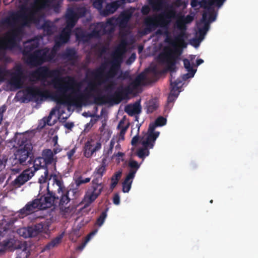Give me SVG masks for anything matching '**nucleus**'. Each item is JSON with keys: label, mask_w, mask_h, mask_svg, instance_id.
Listing matches in <instances>:
<instances>
[{"label": "nucleus", "mask_w": 258, "mask_h": 258, "mask_svg": "<svg viewBox=\"0 0 258 258\" xmlns=\"http://www.w3.org/2000/svg\"><path fill=\"white\" fill-rule=\"evenodd\" d=\"M107 63L104 62L101 64L99 67L91 71L90 75L96 80H101L103 77L104 72L106 68Z\"/></svg>", "instance_id": "obj_31"}, {"label": "nucleus", "mask_w": 258, "mask_h": 258, "mask_svg": "<svg viewBox=\"0 0 258 258\" xmlns=\"http://www.w3.org/2000/svg\"><path fill=\"white\" fill-rule=\"evenodd\" d=\"M54 50L49 51L46 47L35 50L27 57V63L30 66L36 67L40 66L46 62L51 61L55 57Z\"/></svg>", "instance_id": "obj_4"}, {"label": "nucleus", "mask_w": 258, "mask_h": 258, "mask_svg": "<svg viewBox=\"0 0 258 258\" xmlns=\"http://www.w3.org/2000/svg\"><path fill=\"white\" fill-rule=\"evenodd\" d=\"M200 6L201 8H203L205 9H207V11H208V9L210 8H212L211 7L213 5L212 4L211 0H202L200 1Z\"/></svg>", "instance_id": "obj_57"}, {"label": "nucleus", "mask_w": 258, "mask_h": 258, "mask_svg": "<svg viewBox=\"0 0 258 258\" xmlns=\"http://www.w3.org/2000/svg\"><path fill=\"white\" fill-rule=\"evenodd\" d=\"M33 167L34 169H32V171H34V173L36 171L40 168H43L46 170V169H47V165L44 161L42 157H38L34 160Z\"/></svg>", "instance_id": "obj_39"}, {"label": "nucleus", "mask_w": 258, "mask_h": 258, "mask_svg": "<svg viewBox=\"0 0 258 258\" xmlns=\"http://www.w3.org/2000/svg\"><path fill=\"white\" fill-rule=\"evenodd\" d=\"M72 32L71 26H67L62 29L59 35L55 36L54 38V45L52 50H54L55 54L57 50L63 44L67 43L70 39Z\"/></svg>", "instance_id": "obj_12"}, {"label": "nucleus", "mask_w": 258, "mask_h": 258, "mask_svg": "<svg viewBox=\"0 0 258 258\" xmlns=\"http://www.w3.org/2000/svg\"><path fill=\"white\" fill-rule=\"evenodd\" d=\"M134 172L128 173L122 182V191L123 192H128L132 186L134 177Z\"/></svg>", "instance_id": "obj_33"}, {"label": "nucleus", "mask_w": 258, "mask_h": 258, "mask_svg": "<svg viewBox=\"0 0 258 258\" xmlns=\"http://www.w3.org/2000/svg\"><path fill=\"white\" fill-rule=\"evenodd\" d=\"M90 180V177L83 178L82 176H79L75 180V182L76 185V186L79 187L82 184L89 182Z\"/></svg>", "instance_id": "obj_53"}, {"label": "nucleus", "mask_w": 258, "mask_h": 258, "mask_svg": "<svg viewBox=\"0 0 258 258\" xmlns=\"http://www.w3.org/2000/svg\"><path fill=\"white\" fill-rule=\"evenodd\" d=\"M131 14L127 11L121 13L119 17L120 25H126L131 18Z\"/></svg>", "instance_id": "obj_43"}, {"label": "nucleus", "mask_w": 258, "mask_h": 258, "mask_svg": "<svg viewBox=\"0 0 258 258\" xmlns=\"http://www.w3.org/2000/svg\"><path fill=\"white\" fill-rule=\"evenodd\" d=\"M102 147L100 142H95L92 139L87 141L84 145L83 154L87 158H91L93 154L99 151Z\"/></svg>", "instance_id": "obj_16"}, {"label": "nucleus", "mask_w": 258, "mask_h": 258, "mask_svg": "<svg viewBox=\"0 0 258 258\" xmlns=\"http://www.w3.org/2000/svg\"><path fill=\"white\" fill-rule=\"evenodd\" d=\"M28 229L30 237H35L41 233L49 236L50 233L49 226L46 223H38L31 226H28Z\"/></svg>", "instance_id": "obj_17"}, {"label": "nucleus", "mask_w": 258, "mask_h": 258, "mask_svg": "<svg viewBox=\"0 0 258 258\" xmlns=\"http://www.w3.org/2000/svg\"><path fill=\"white\" fill-rule=\"evenodd\" d=\"M146 79V75L144 73H141L138 75L135 79L131 82V85L133 88H138L142 84V83Z\"/></svg>", "instance_id": "obj_42"}, {"label": "nucleus", "mask_w": 258, "mask_h": 258, "mask_svg": "<svg viewBox=\"0 0 258 258\" xmlns=\"http://www.w3.org/2000/svg\"><path fill=\"white\" fill-rule=\"evenodd\" d=\"M127 45V41L125 39H122L120 41V42L119 43V44L116 47V48L120 49V50H121L122 51H123V52H126Z\"/></svg>", "instance_id": "obj_61"}, {"label": "nucleus", "mask_w": 258, "mask_h": 258, "mask_svg": "<svg viewBox=\"0 0 258 258\" xmlns=\"http://www.w3.org/2000/svg\"><path fill=\"white\" fill-rule=\"evenodd\" d=\"M26 97L28 98L29 100L37 101L38 97L44 96L46 94H48V91H45L43 92L41 89L37 87L29 86L26 88Z\"/></svg>", "instance_id": "obj_21"}, {"label": "nucleus", "mask_w": 258, "mask_h": 258, "mask_svg": "<svg viewBox=\"0 0 258 258\" xmlns=\"http://www.w3.org/2000/svg\"><path fill=\"white\" fill-rule=\"evenodd\" d=\"M15 142L19 148L14 153V157L10 159L11 170L19 172L21 166L26 165L28 159L33 156V147L30 138L26 134L17 133Z\"/></svg>", "instance_id": "obj_2"}, {"label": "nucleus", "mask_w": 258, "mask_h": 258, "mask_svg": "<svg viewBox=\"0 0 258 258\" xmlns=\"http://www.w3.org/2000/svg\"><path fill=\"white\" fill-rule=\"evenodd\" d=\"M111 66L109 70L103 74L102 78V82H99L98 84H101L106 82L112 80L118 73L120 70L121 64L110 61Z\"/></svg>", "instance_id": "obj_18"}, {"label": "nucleus", "mask_w": 258, "mask_h": 258, "mask_svg": "<svg viewBox=\"0 0 258 258\" xmlns=\"http://www.w3.org/2000/svg\"><path fill=\"white\" fill-rule=\"evenodd\" d=\"M47 192L43 195L39 194L36 200L39 204V210H45L55 206V194L49 190L48 185L47 187Z\"/></svg>", "instance_id": "obj_10"}, {"label": "nucleus", "mask_w": 258, "mask_h": 258, "mask_svg": "<svg viewBox=\"0 0 258 258\" xmlns=\"http://www.w3.org/2000/svg\"><path fill=\"white\" fill-rule=\"evenodd\" d=\"M92 1L93 7L98 10L100 13L101 11L103 9V4L105 2L106 0H91Z\"/></svg>", "instance_id": "obj_51"}, {"label": "nucleus", "mask_w": 258, "mask_h": 258, "mask_svg": "<svg viewBox=\"0 0 258 258\" xmlns=\"http://www.w3.org/2000/svg\"><path fill=\"white\" fill-rule=\"evenodd\" d=\"M18 232L21 236L24 238L30 237L29 233H28V227H24L18 230Z\"/></svg>", "instance_id": "obj_59"}, {"label": "nucleus", "mask_w": 258, "mask_h": 258, "mask_svg": "<svg viewBox=\"0 0 258 258\" xmlns=\"http://www.w3.org/2000/svg\"><path fill=\"white\" fill-rule=\"evenodd\" d=\"M185 35V31H180V33L175 37V43L176 42L183 43Z\"/></svg>", "instance_id": "obj_60"}, {"label": "nucleus", "mask_w": 258, "mask_h": 258, "mask_svg": "<svg viewBox=\"0 0 258 258\" xmlns=\"http://www.w3.org/2000/svg\"><path fill=\"white\" fill-rule=\"evenodd\" d=\"M123 89L124 91V92L126 95V96L127 97L128 99L129 98V95L132 94V93L133 92V91L136 89H137V88H133V86L132 85H131V83L127 86H123Z\"/></svg>", "instance_id": "obj_55"}, {"label": "nucleus", "mask_w": 258, "mask_h": 258, "mask_svg": "<svg viewBox=\"0 0 258 258\" xmlns=\"http://www.w3.org/2000/svg\"><path fill=\"white\" fill-rule=\"evenodd\" d=\"M160 29L157 30L155 32L156 36H161L169 34L168 28L169 27H160Z\"/></svg>", "instance_id": "obj_56"}, {"label": "nucleus", "mask_w": 258, "mask_h": 258, "mask_svg": "<svg viewBox=\"0 0 258 258\" xmlns=\"http://www.w3.org/2000/svg\"><path fill=\"white\" fill-rule=\"evenodd\" d=\"M156 141V137H153L151 135H147L146 138L141 140V144L143 148H140L137 151V155L140 158H144L148 156L150 152L149 149L153 148Z\"/></svg>", "instance_id": "obj_11"}, {"label": "nucleus", "mask_w": 258, "mask_h": 258, "mask_svg": "<svg viewBox=\"0 0 258 258\" xmlns=\"http://www.w3.org/2000/svg\"><path fill=\"white\" fill-rule=\"evenodd\" d=\"M62 70L59 68L50 70L47 66H41L32 72L30 77L38 81L45 82L48 78H53L49 84L56 90L52 95L53 100L59 104L68 106H80L83 102L88 101L93 96L92 93L97 91V86L101 80L90 81L84 93L78 92L82 86L81 82L77 81L74 77L68 76L61 77Z\"/></svg>", "instance_id": "obj_1"}, {"label": "nucleus", "mask_w": 258, "mask_h": 258, "mask_svg": "<svg viewBox=\"0 0 258 258\" xmlns=\"http://www.w3.org/2000/svg\"><path fill=\"white\" fill-rule=\"evenodd\" d=\"M179 17L181 18V19L183 21L186 25L190 23L194 20V17L190 15H188L186 16L181 15L179 16Z\"/></svg>", "instance_id": "obj_64"}, {"label": "nucleus", "mask_w": 258, "mask_h": 258, "mask_svg": "<svg viewBox=\"0 0 258 258\" xmlns=\"http://www.w3.org/2000/svg\"><path fill=\"white\" fill-rule=\"evenodd\" d=\"M24 77V70L22 67L20 65L15 67L14 71L11 74V83L20 88L23 84L22 79Z\"/></svg>", "instance_id": "obj_20"}, {"label": "nucleus", "mask_w": 258, "mask_h": 258, "mask_svg": "<svg viewBox=\"0 0 258 258\" xmlns=\"http://www.w3.org/2000/svg\"><path fill=\"white\" fill-rule=\"evenodd\" d=\"M121 6V2L118 1H114L107 4L105 9L101 11L100 14L104 17H106L113 14Z\"/></svg>", "instance_id": "obj_27"}, {"label": "nucleus", "mask_w": 258, "mask_h": 258, "mask_svg": "<svg viewBox=\"0 0 258 258\" xmlns=\"http://www.w3.org/2000/svg\"><path fill=\"white\" fill-rule=\"evenodd\" d=\"M30 255V252L26 248L23 250L19 249L17 251V256L16 258H28Z\"/></svg>", "instance_id": "obj_52"}, {"label": "nucleus", "mask_w": 258, "mask_h": 258, "mask_svg": "<svg viewBox=\"0 0 258 258\" xmlns=\"http://www.w3.org/2000/svg\"><path fill=\"white\" fill-rule=\"evenodd\" d=\"M42 157L47 165H50L54 160L53 152L49 149H44L42 152Z\"/></svg>", "instance_id": "obj_34"}, {"label": "nucleus", "mask_w": 258, "mask_h": 258, "mask_svg": "<svg viewBox=\"0 0 258 258\" xmlns=\"http://www.w3.org/2000/svg\"><path fill=\"white\" fill-rule=\"evenodd\" d=\"M86 12L87 9L83 6H75L68 8L66 14L68 26H71L72 28L79 18L86 15Z\"/></svg>", "instance_id": "obj_8"}, {"label": "nucleus", "mask_w": 258, "mask_h": 258, "mask_svg": "<svg viewBox=\"0 0 258 258\" xmlns=\"http://www.w3.org/2000/svg\"><path fill=\"white\" fill-rule=\"evenodd\" d=\"M167 120L163 116L158 117L153 123H150L149 126L148 134L151 135L153 137H156V140L159 136V132H155V129L157 126H162L166 124Z\"/></svg>", "instance_id": "obj_25"}, {"label": "nucleus", "mask_w": 258, "mask_h": 258, "mask_svg": "<svg viewBox=\"0 0 258 258\" xmlns=\"http://www.w3.org/2000/svg\"><path fill=\"white\" fill-rule=\"evenodd\" d=\"M91 32L93 38H100L104 35L113 33V29L111 28L110 29H107L106 28V25H104L103 23H98L95 25Z\"/></svg>", "instance_id": "obj_22"}, {"label": "nucleus", "mask_w": 258, "mask_h": 258, "mask_svg": "<svg viewBox=\"0 0 258 258\" xmlns=\"http://www.w3.org/2000/svg\"><path fill=\"white\" fill-rule=\"evenodd\" d=\"M37 201L38 200L35 199L31 202H28L25 207L18 212L19 217L23 218L39 210V206Z\"/></svg>", "instance_id": "obj_19"}, {"label": "nucleus", "mask_w": 258, "mask_h": 258, "mask_svg": "<svg viewBox=\"0 0 258 258\" xmlns=\"http://www.w3.org/2000/svg\"><path fill=\"white\" fill-rule=\"evenodd\" d=\"M125 112L130 116H133L135 114H140L142 111V107L139 101L134 104H128L124 108Z\"/></svg>", "instance_id": "obj_28"}, {"label": "nucleus", "mask_w": 258, "mask_h": 258, "mask_svg": "<svg viewBox=\"0 0 258 258\" xmlns=\"http://www.w3.org/2000/svg\"><path fill=\"white\" fill-rule=\"evenodd\" d=\"M128 165L131 168L128 173L134 172V177H135V174L140 168V165L139 164L137 161L132 160L129 161Z\"/></svg>", "instance_id": "obj_46"}, {"label": "nucleus", "mask_w": 258, "mask_h": 258, "mask_svg": "<svg viewBox=\"0 0 258 258\" xmlns=\"http://www.w3.org/2000/svg\"><path fill=\"white\" fill-rule=\"evenodd\" d=\"M184 68L186 69L188 73L185 74L183 76V79H187L190 78H192L196 72L192 66L190 65L189 60L187 58H184L183 60Z\"/></svg>", "instance_id": "obj_36"}, {"label": "nucleus", "mask_w": 258, "mask_h": 258, "mask_svg": "<svg viewBox=\"0 0 258 258\" xmlns=\"http://www.w3.org/2000/svg\"><path fill=\"white\" fill-rule=\"evenodd\" d=\"M34 18L33 12L29 8L24 7L20 13H16L12 17V20L16 21L21 19L24 25H28Z\"/></svg>", "instance_id": "obj_15"}, {"label": "nucleus", "mask_w": 258, "mask_h": 258, "mask_svg": "<svg viewBox=\"0 0 258 258\" xmlns=\"http://www.w3.org/2000/svg\"><path fill=\"white\" fill-rule=\"evenodd\" d=\"M39 45V40L37 39H31L24 43V48L22 50V54L27 57L31 54V52L37 48Z\"/></svg>", "instance_id": "obj_26"}, {"label": "nucleus", "mask_w": 258, "mask_h": 258, "mask_svg": "<svg viewBox=\"0 0 258 258\" xmlns=\"http://www.w3.org/2000/svg\"><path fill=\"white\" fill-rule=\"evenodd\" d=\"M176 25L177 29L180 31H186V26L181 18L178 16L176 22Z\"/></svg>", "instance_id": "obj_50"}, {"label": "nucleus", "mask_w": 258, "mask_h": 258, "mask_svg": "<svg viewBox=\"0 0 258 258\" xmlns=\"http://www.w3.org/2000/svg\"><path fill=\"white\" fill-rule=\"evenodd\" d=\"M158 107V104L157 101L151 100L147 106V112L148 113H151L155 111Z\"/></svg>", "instance_id": "obj_47"}, {"label": "nucleus", "mask_w": 258, "mask_h": 258, "mask_svg": "<svg viewBox=\"0 0 258 258\" xmlns=\"http://www.w3.org/2000/svg\"><path fill=\"white\" fill-rule=\"evenodd\" d=\"M128 99L123 86H118L113 93L105 96L98 95L94 96V103L96 104H102L107 102L112 103L115 104L120 103L122 101Z\"/></svg>", "instance_id": "obj_6"}, {"label": "nucleus", "mask_w": 258, "mask_h": 258, "mask_svg": "<svg viewBox=\"0 0 258 258\" xmlns=\"http://www.w3.org/2000/svg\"><path fill=\"white\" fill-rule=\"evenodd\" d=\"M9 73L5 67H0V81L2 82L5 80V77Z\"/></svg>", "instance_id": "obj_62"}, {"label": "nucleus", "mask_w": 258, "mask_h": 258, "mask_svg": "<svg viewBox=\"0 0 258 258\" xmlns=\"http://www.w3.org/2000/svg\"><path fill=\"white\" fill-rule=\"evenodd\" d=\"M62 57L70 61L75 60L77 58V52L74 48H68L66 51L62 53Z\"/></svg>", "instance_id": "obj_37"}, {"label": "nucleus", "mask_w": 258, "mask_h": 258, "mask_svg": "<svg viewBox=\"0 0 258 258\" xmlns=\"http://www.w3.org/2000/svg\"><path fill=\"white\" fill-rule=\"evenodd\" d=\"M117 79L120 80H125L127 79H131L130 72L126 71L124 72L120 71L119 75L117 76Z\"/></svg>", "instance_id": "obj_54"}, {"label": "nucleus", "mask_w": 258, "mask_h": 258, "mask_svg": "<svg viewBox=\"0 0 258 258\" xmlns=\"http://www.w3.org/2000/svg\"><path fill=\"white\" fill-rule=\"evenodd\" d=\"M163 2L161 0H151L150 5L154 11H158L163 7Z\"/></svg>", "instance_id": "obj_44"}, {"label": "nucleus", "mask_w": 258, "mask_h": 258, "mask_svg": "<svg viewBox=\"0 0 258 258\" xmlns=\"http://www.w3.org/2000/svg\"><path fill=\"white\" fill-rule=\"evenodd\" d=\"M170 81L171 89L169 95L177 98L179 94L178 85L182 83V81L180 79H179L175 80V77H173L172 74H171Z\"/></svg>", "instance_id": "obj_30"}, {"label": "nucleus", "mask_w": 258, "mask_h": 258, "mask_svg": "<svg viewBox=\"0 0 258 258\" xmlns=\"http://www.w3.org/2000/svg\"><path fill=\"white\" fill-rule=\"evenodd\" d=\"M204 12H207V16L209 15V18H207V22H208L209 24L210 22L214 21L216 18V13L215 10L213 8H210L208 9V11H204Z\"/></svg>", "instance_id": "obj_49"}, {"label": "nucleus", "mask_w": 258, "mask_h": 258, "mask_svg": "<svg viewBox=\"0 0 258 258\" xmlns=\"http://www.w3.org/2000/svg\"><path fill=\"white\" fill-rule=\"evenodd\" d=\"M176 12L172 5L169 7L167 11L158 15H154L147 17L144 20L145 31L150 33L155 30L158 27H166L169 26L171 19L178 18Z\"/></svg>", "instance_id": "obj_3"}, {"label": "nucleus", "mask_w": 258, "mask_h": 258, "mask_svg": "<svg viewBox=\"0 0 258 258\" xmlns=\"http://www.w3.org/2000/svg\"><path fill=\"white\" fill-rule=\"evenodd\" d=\"M107 165V158L103 157L101 159L100 164L95 168L93 172V179H97L98 181H101L103 176L106 172Z\"/></svg>", "instance_id": "obj_24"}, {"label": "nucleus", "mask_w": 258, "mask_h": 258, "mask_svg": "<svg viewBox=\"0 0 258 258\" xmlns=\"http://www.w3.org/2000/svg\"><path fill=\"white\" fill-rule=\"evenodd\" d=\"M45 35L51 36L55 31V26L49 21H45L41 26Z\"/></svg>", "instance_id": "obj_35"}, {"label": "nucleus", "mask_w": 258, "mask_h": 258, "mask_svg": "<svg viewBox=\"0 0 258 258\" xmlns=\"http://www.w3.org/2000/svg\"><path fill=\"white\" fill-rule=\"evenodd\" d=\"M11 231L7 228L0 230V253L4 252L7 248L13 246L15 239L10 235Z\"/></svg>", "instance_id": "obj_13"}, {"label": "nucleus", "mask_w": 258, "mask_h": 258, "mask_svg": "<svg viewBox=\"0 0 258 258\" xmlns=\"http://www.w3.org/2000/svg\"><path fill=\"white\" fill-rule=\"evenodd\" d=\"M207 20V12H204L202 15V22L204 23V25L203 27L199 29V34L200 39L203 40L205 35L207 33V32L209 29V24Z\"/></svg>", "instance_id": "obj_32"}, {"label": "nucleus", "mask_w": 258, "mask_h": 258, "mask_svg": "<svg viewBox=\"0 0 258 258\" xmlns=\"http://www.w3.org/2000/svg\"><path fill=\"white\" fill-rule=\"evenodd\" d=\"M53 179L54 183L58 187L57 189L58 194H60V191H63V190H66L63 182L61 178H58L56 175H54L53 177Z\"/></svg>", "instance_id": "obj_45"}, {"label": "nucleus", "mask_w": 258, "mask_h": 258, "mask_svg": "<svg viewBox=\"0 0 258 258\" xmlns=\"http://www.w3.org/2000/svg\"><path fill=\"white\" fill-rule=\"evenodd\" d=\"M59 196H55V206L58 205L60 211L62 213L69 212V207H66V206L70 202V198L69 197V191L66 190L63 191H60Z\"/></svg>", "instance_id": "obj_14"}, {"label": "nucleus", "mask_w": 258, "mask_h": 258, "mask_svg": "<svg viewBox=\"0 0 258 258\" xmlns=\"http://www.w3.org/2000/svg\"><path fill=\"white\" fill-rule=\"evenodd\" d=\"M181 52L177 49H172L165 47L164 52L159 55V61L167 64V70L171 73L176 71V63Z\"/></svg>", "instance_id": "obj_5"}, {"label": "nucleus", "mask_w": 258, "mask_h": 258, "mask_svg": "<svg viewBox=\"0 0 258 258\" xmlns=\"http://www.w3.org/2000/svg\"><path fill=\"white\" fill-rule=\"evenodd\" d=\"M108 209L106 208L104 211H103L99 216V217L97 219L96 221V224L99 226H102L107 217V212L108 211Z\"/></svg>", "instance_id": "obj_48"}, {"label": "nucleus", "mask_w": 258, "mask_h": 258, "mask_svg": "<svg viewBox=\"0 0 258 258\" xmlns=\"http://www.w3.org/2000/svg\"><path fill=\"white\" fill-rule=\"evenodd\" d=\"M22 30L20 28H16L11 30L7 34L6 41L0 44V49L2 48L1 45L7 48L12 49L17 46V42L21 39L20 34Z\"/></svg>", "instance_id": "obj_9"}, {"label": "nucleus", "mask_w": 258, "mask_h": 258, "mask_svg": "<svg viewBox=\"0 0 258 258\" xmlns=\"http://www.w3.org/2000/svg\"><path fill=\"white\" fill-rule=\"evenodd\" d=\"M103 188L104 185L101 181L93 179L91 185L88 187L84 197V207L87 208L93 203L101 195Z\"/></svg>", "instance_id": "obj_7"}, {"label": "nucleus", "mask_w": 258, "mask_h": 258, "mask_svg": "<svg viewBox=\"0 0 258 258\" xmlns=\"http://www.w3.org/2000/svg\"><path fill=\"white\" fill-rule=\"evenodd\" d=\"M124 53L125 52H123V51L120 50V49L116 47L114 51L112 54V60L111 61L121 64L122 62V56Z\"/></svg>", "instance_id": "obj_40"}, {"label": "nucleus", "mask_w": 258, "mask_h": 258, "mask_svg": "<svg viewBox=\"0 0 258 258\" xmlns=\"http://www.w3.org/2000/svg\"><path fill=\"white\" fill-rule=\"evenodd\" d=\"M48 179V171L47 169L45 170L43 175H42L39 178V182L40 183H45Z\"/></svg>", "instance_id": "obj_63"}, {"label": "nucleus", "mask_w": 258, "mask_h": 258, "mask_svg": "<svg viewBox=\"0 0 258 258\" xmlns=\"http://www.w3.org/2000/svg\"><path fill=\"white\" fill-rule=\"evenodd\" d=\"M34 175L32 169H27L14 180V184L15 185L20 187L28 181Z\"/></svg>", "instance_id": "obj_23"}, {"label": "nucleus", "mask_w": 258, "mask_h": 258, "mask_svg": "<svg viewBox=\"0 0 258 258\" xmlns=\"http://www.w3.org/2000/svg\"><path fill=\"white\" fill-rule=\"evenodd\" d=\"M63 234L62 233L55 238L52 239L49 242H48L47 244L45 245L43 248V250H50L55 246H57L58 244H59L63 237Z\"/></svg>", "instance_id": "obj_38"}, {"label": "nucleus", "mask_w": 258, "mask_h": 258, "mask_svg": "<svg viewBox=\"0 0 258 258\" xmlns=\"http://www.w3.org/2000/svg\"><path fill=\"white\" fill-rule=\"evenodd\" d=\"M55 112V109L53 108L49 112V114L47 117H44L43 118V119L45 120V121L46 122V123H47L48 125L51 126L52 125H53L54 124V123H51L50 122L52 119V115L54 114Z\"/></svg>", "instance_id": "obj_58"}, {"label": "nucleus", "mask_w": 258, "mask_h": 258, "mask_svg": "<svg viewBox=\"0 0 258 258\" xmlns=\"http://www.w3.org/2000/svg\"><path fill=\"white\" fill-rule=\"evenodd\" d=\"M75 35L78 40L83 42H87L92 38L91 32L88 33L81 28H76Z\"/></svg>", "instance_id": "obj_29"}, {"label": "nucleus", "mask_w": 258, "mask_h": 258, "mask_svg": "<svg viewBox=\"0 0 258 258\" xmlns=\"http://www.w3.org/2000/svg\"><path fill=\"white\" fill-rule=\"evenodd\" d=\"M121 174L122 171L121 170L115 172L113 174L111 177V184L110 185V189H113L115 187L121 177Z\"/></svg>", "instance_id": "obj_41"}]
</instances>
